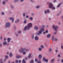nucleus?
I'll list each match as a JSON object with an SVG mask.
<instances>
[{
    "label": "nucleus",
    "mask_w": 63,
    "mask_h": 63,
    "mask_svg": "<svg viewBox=\"0 0 63 63\" xmlns=\"http://www.w3.org/2000/svg\"><path fill=\"white\" fill-rule=\"evenodd\" d=\"M57 38H55V41H57Z\"/></svg>",
    "instance_id": "nucleus-52"
},
{
    "label": "nucleus",
    "mask_w": 63,
    "mask_h": 63,
    "mask_svg": "<svg viewBox=\"0 0 63 63\" xmlns=\"http://www.w3.org/2000/svg\"><path fill=\"white\" fill-rule=\"evenodd\" d=\"M58 57H61V56L59 54H58Z\"/></svg>",
    "instance_id": "nucleus-37"
},
{
    "label": "nucleus",
    "mask_w": 63,
    "mask_h": 63,
    "mask_svg": "<svg viewBox=\"0 0 63 63\" xmlns=\"http://www.w3.org/2000/svg\"><path fill=\"white\" fill-rule=\"evenodd\" d=\"M18 33H21V31H19L18 32Z\"/></svg>",
    "instance_id": "nucleus-51"
},
{
    "label": "nucleus",
    "mask_w": 63,
    "mask_h": 63,
    "mask_svg": "<svg viewBox=\"0 0 63 63\" xmlns=\"http://www.w3.org/2000/svg\"><path fill=\"white\" fill-rule=\"evenodd\" d=\"M54 34H56V32H55L54 33Z\"/></svg>",
    "instance_id": "nucleus-62"
},
{
    "label": "nucleus",
    "mask_w": 63,
    "mask_h": 63,
    "mask_svg": "<svg viewBox=\"0 0 63 63\" xmlns=\"http://www.w3.org/2000/svg\"><path fill=\"white\" fill-rule=\"evenodd\" d=\"M3 44L4 45H7V42H3Z\"/></svg>",
    "instance_id": "nucleus-30"
},
{
    "label": "nucleus",
    "mask_w": 63,
    "mask_h": 63,
    "mask_svg": "<svg viewBox=\"0 0 63 63\" xmlns=\"http://www.w3.org/2000/svg\"><path fill=\"white\" fill-rule=\"evenodd\" d=\"M9 20H12V22L13 23L14 22V18L12 17H10L9 18Z\"/></svg>",
    "instance_id": "nucleus-7"
},
{
    "label": "nucleus",
    "mask_w": 63,
    "mask_h": 63,
    "mask_svg": "<svg viewBox=\"0 0 63 63\" xmlns=\"http://www.w3.org/2000/svg\"><path fill=\"white\" fill-rule=\"evenodd\" d=\"M61 46V48L62 49H63V45H62Z\"/></svg>",
    "instance_id": "nucleus-40"
},
{
    "label": "nucleus",
    "mask_w": 63,
    "mask_h": 63,
    "mask_svg": "<svg viewBox=\"0 0 63 63\" xmlns=\"http://www.w3.org/2000/svg\"><path fill=\"white\" fill-rule=\"evenodd\" d=\"M5 25V26H4L5 28L6 27L9 28L11 26V23L9 22H7L6 23Z\"/></svg>",
    "instance_id": "nucleus-4"
},
{
    "label": "nucleus",
    "mask_w": 63,
    "mask_h": 63,
    "mask_svg": "<svg viewBox=\"0 0 63 63\" xmlns=\"http://www.w3.org/2000/svg\"><path fill=\"white\" fill-rule=\"evenodd\" d=\"M44 34H46V33H48V31L46 30L45 32H43Z\"/></svg>",
    "instance_id": "nucleus-25"
},
{
    "label": "nucleus",
    "mask_w": 63,
    "mask_h": 63,
    "mask_svg": "<svg viewBox=\"0 0 63 63\" xmlns=\"http://www.w3.org/2000/svg\"><path fill=\"white\" fill-rule=\"evenodd\" d=\"M6 40V38H4V40H5V41Z\"/></svg>",
    "instance_id": "nucleus-60"
},
{
    "label": "nucleus",
    "mask_w": 63,
    "mask_h": 63,
    "mask_svg": "<svg viewBox=\"0 0 63 63\" xmlns=\"http://www.w3.org/2000/svg\"><path fill=\"white\" fill-rule=\"evenodd\" d=\"M39 39V37L37 36H35L34 37V40L35 41H37V40H38Z\"/></svg>",
    "instance_id": "nucleus-8"
},
{
    "label": "nucleus",
    "mask_w": 63,
    "mask_h": 63,
    "mask_svg": "<svg viewBox=\"0 0 63 63\" xmlns=\"http://www.w3.org/2000/svg\"><path fill=\"white\" fill-rule=\"evenodd\" d=\"M19 63H20V62H21V61L20 60L19 61Z\"/></svg>",
    "instance_id": "nucleus-58"
},
{
    "label": "nucleus",
    "mask_w": 63,
    "mask_h": 63,
    "mask_svg": "<svg viewBox=\"0 0 63 63\" xmlns=\"http://www.w3.org/2000/svg\"><path fill=\"white\" fill-rule=\"evenodd\" d=\"M54 3H55L56 2V0H54L53 1Z\"/></svg>",
    "instance_id": "nucleus-53"
},
{
    "label": "nucleus",
    "mask_w": 63,
    "mask_h": 63,
    "mask_svg": "<svg viewBox=\"0 0 63 63\" xmlns=\"http://www.w3.org/2000/svg\"><path fill=\"white\" fill-rule=\"evenodd\" d=\"M52 41H53L54 39V36H52Z\"/></svg>",
    "instance_id": "nucleus-22"
},
{
    "label": "nucleus",
    "mask_w": 63,
    "mask_h": 63,
    "mask_svg": "<svg viewBox=\"0 0 63 63\" xmlns=\"http://www.w3.org/2000/svg\"><path fill=\"white\" fill-rule=\"evenodd\" d=\"M7 40H8V43H10V40H11V38H8Z\"/></svg>",
    "instance_id": "nucleus-15"
},
{
    "label": "nucleus",
    "mask_w": 63,
    "mask_h": 63,
    "mask_svg": "<svg viewBox=\"0 0 63 63\" xmlns=\"http://www.w3.org/2000/svg\"><path fill=\"white\" fill-rule=\"evenodd\" d=\"M1 14L2 15H5V13H4V12H2L1 13Z\"/></svg>",
    "instance_id": "nucleus-34"
},
{
    "label": "nucleus",
    "mask_w": 63,
    "mask_h": 63,
    "mask_svg": "<svg viewBox=\"0 0 63 63\" xmlns=\"http://www.w3.org/2000/svg\"><path fill=\"white\" fill-rule=\"evenodd\" d=\"M23 23L24 24H26L27 23V20H25L24 21Z\"/></svg>",
    "instance_id": "nucleus-18"
},
{
    "label": "nucleus",
    "mask_w": 63,
    "mask_h": 63,
    "mask_svg": "<svg viewBox=\"0 0 63 63\" xmlns=\"http://www.w3.org/2000/svg\"><path fill=\"white\" fill-rule=\"evenodd\" d=\"M43 60L45 61L46 62H48V59H46L45 57H44L43 58Z\"/></svg>",
    "instance_id": "nucleus-6"
},
{
    "label": "nucleus",
    "mask_w": 63,
    "mask_h": 63,
    "mask_svg": "<svg viewBox=\"0 0 63 63\" xmlns=\"http://www.w3.org/2000/svg\"><path fill=\"white\" fill-rule=\"evenodd\" d=\"M23 54V55H24V54H26V52H22Z\"/></svg>",
    "instance_id": "nucleus-31"
},
{
    "label": "nucleus",
    "mask_w": 63,
    "mask_h": 63,
    "mask_svg": "<svg viewBox=\"0 0 63 63\" xmlns=\"http://www.w3.org/2000/svg\"><path fill=\"white\" fill-rule=\"evenodd\" d=\"M27 25V26H25L24 28V30H26L27 29H29L31 28L32 27V24L31 23H29Z\"/></svg>",
    "instance_id": "nucleus-1"
},
{
    "label": "nucleus",
    "mask_w": 63,
    "mask_h": 63,
    "mask_svg": "<svg viewBox=\"0 0 63 63\" xmlns=\"http://www.w3.org/2000/svg\"><path fill=\"white\" fill-rule=\"evenodd\" d=\"M14 1L15 2H18L19 1V0H14Z\"/></svg>",
    "instance_id": "nucleus-36"
},
{
    "label": "nucleus",
    "mask_w": 63,
    "mask_h": 63,
    "mask_svg": "<svg viewBox=\"0 0 63 63\" xmlns=\"http://www.w3.org/2000/svg\"><path fill=\"white\" fill-rule=\"evenodd\" d=\"M41 47L42 48H44V46L43 45H41Z\"/></svg>",
    "instance_id": "nucleus-35"
},
{
    "label": "nucleus",
    "mask_w": 63,
    "mask_h": 63,
    "mask_svg": "<svg viewBox=\"0 0 63 63\" xmlns=\"http://www.w3.org/2000/svg\"><path fill=\"white\" fill-rule=\"evenodd\" d=\"M37 61H38V59H36L35 60V62H37Z\"/></svg>",
    "instance_id": "nucleus-47"
},
{
    "label": "nucleus",
    "mask_w": 63,
    "mask_h": 63,
    "mask_svg": "<svg viewBox=\"0 0 63 63\" xmlns=\"http://www.w3.org/2000/svg\"><path fill=\"white\" fill-rule=\"evenodd\" d=\"M32 39H34V36L33 35H32L31 36Z\"/></svg>",
    "instance_id": "nucleus-29"
},
{
    "label": "nucleus",
    "mask_w": 63,
    "mask_h": 63,
    "mask_svg": "<svg viewBox=\"0 0 63 63\" xmlns=\"http://www.w3.org/2000/svg\"><path fill=\"white\" fill-rule=\"evenodd\" d=\"M26 18H28V17H29V16L27 15V16H26Z\"/></svg>",
    "instance_id": "nucleus-42"
},
{
    "label": "nucleus",
    "mask_w": 63,
    "mask_h": 63,
    "mask_svg": "<svg viewBox=\"0 0 63 63\" xmlns=\"http://www.w3.org/2000/svg\"><path fill=\"white\" fill-rule=\"evenodd\" d=\"M30 1L31 2H33L34 1L33 0H30Z\"/></svg>",
    "instance_id": "nucleus-54"
},
{
    "label": "nucleus",
    "mask_w": 63,
    "mask_h": 63,
    "mask_svg": "<svg viewBox=\"0 0 63 63\" xmlns=\"http://www.w3.org/2000/svg\"><path fill=\"white\" fill-rule=\"evenodd\" d=\"M37 63H41V61H39Z\"/></svg>",
    "instance_id": "nucleus-49"
},
{
    "label": "nucleus",
    "mask_w": 63,
    "mask_h": 63,
    "mask_svg": "<svg viewBox=\"0 0 63 63\" xmlns=\"http://www.w3.org/2000/svg\"><path fill=\"white\" fill-rule=\"evenodd\" d=\"M49 10L48 9L47 10V11L45 10L44 11L45 14H47V13H49L50 12Z\"/></svg>",
    "instance_id": "nucleus-9"
},
{
    "label": "nucleus",
    "mask_w": 63,
    "mask_h": 63,
    "mask_svg": "<svg viewBox=\"0 0 63 63\" xmlns=\"http://www.w3.org/2000/svg\"><path fill=\"white\" fill-rule=\"evenodd\" d=\"M22 49L23 50H25L26 51H29V49H25V48H22Z\"/></svg>",
    "instance_id": "nucleus-10"
},
{
    "label": "nucleus",
    "mask_w": 63,
    "mask_h": 63,
    "mask_svg": "<svg viewBox=\"0 0 63 63\" xmlns=\"http://www.w3.org/2000/svg\"><path fill=\"white\" fill-rule=\"evenodd\" d=\"M40 7V6L39 5L36 6V7H35V8L36 9H38L39 8V7Z\"/></svg>",
    "instance_id": "nucleus-23"
},
{
    "label": "nucleus",
    "mask_w": 63,
    "mask_h": 63,
    "mask_svg": "<svg viewBox=\"0 0 63 63\" xmlns=\"http://www.w3.org/2000/svg\"><path fill=\"white\" fill-rule=\"evenodd\" d=\"M1 40H2V39H3V37H2V36H1Z\"/></svg>",
    "instance_id": "nucleus-50"
},
{
    "label": "nucleus",
    "mask_w": 63,
    "mask_h": 63,
    "mask_svg": "<svg viewBox=\"0 0 63 63\" xmlns=\"http://www.w3.org/2000/svg\"><path fill=\"white\" fill-rule=\"evenodd\" d=\"M54 61V59H53L51 60V63H53Z\"/></svg>",
    "instance_id": "nucleus-17"
},
{
    "label": "nucleus",
    "mask_w": 63,
    "mask_h": 63,
    "mask_svg": "<svg viewBox=\"0 0 63 63\" xmlns=\"http://www.w3.org/2000/svg\"><path fill=\"white\" fill-rule=\"evenodd\" d=\"M13 56V54L11 53H10V57H12V56Z\"/></svg>",
    "instance_id": "nucleus-27"
},
{
    "label": "nucleus",
    "mask_w": 63,
    "mask_h": 63,
    "mask_svg": "<svg viewBox=\"0 0 63 63\" xmlns=\"http://www.w3.org/2000/svg\"><path fill=\"white\" fill-rule=\"evenodd\" d=\"M58 52V51L57 50H56V52Z\"/></svg>",
    "instance_id": "nucleus-57"
},
{
    "label": "nucleus",
    "mask_w": 63,
    "mask_h": 63,
    "mask_svg": "<svg viewBox=\"0 0 63 63\" xmlns=\"http://www.w3.org/2000/svg\"><path fill=\"white\" fill-rule=\"evenodd\" d=\"M33 60H31V63H33Z\"/></svg>",
    "instance_id": "nucleus-38"
},
{
    "label": "nucleus",
    "mask_w": 63,
    "mask_h": 63,
    "mask_svg": "<svg viewBox=\"0 0 63 63\" xmlns=\"http://www.w3.org/2000/svg\"><path fill=\"white\" fill-rule=\"evenodd\" d=\"M22 48H23V47L19 49V52H20L21 53H22V52H23V51H24V50H22Z\"/></svg>",
    "instance_id": "nucleus-11"
},
{
    "label": "nucleus",
    "mask_w": 63,
    "mask_h": 63,
    "mask_svg": "<svg viewBox=\"0 0 63 63\" xmlns=\"http://www.w3.org/2000/svg\"><path fill=\"white\" fill-rule=\"evenodd\" d=\"M15 35H16V36H18V34H17L16 33H15Z\"/></svg>",
    "instance_id": "nucleus-48"
},
{
    "label": "nucleus",
    "mask_w": 63,
    "mask_h": 63,
    "mask_svg": "<svg viewBox=\"0 0 63 63\" xmlns=\"http://www.w3.org/2000/svg\"><path fill=\"white\" fill-rule=\"evenodd\" d=\"M60 14V13H58L57 14V16H59V15Z\"/></svg>",
    "instance_id": "nucleus-45"
},
{
    "label": "nucleus",
    "mask_w": 63,
    "mask_h": 63,
    "mask_svg": "<svg viewBox=\"0 0 63 63\" xmlns=\"http://www.w3.org/2000/svg\"><path fill=\"white\" fill-rule=\"evenodd\" d=\"M8 56H5V58L6 59H8Z\"/></svg>",
    "instance_id": "nucleus-39"
},
{
    "label": "nucleus",
    "mask_w": 63,
    "mask_h": 63,
    "mask_svg": "<svg viewBox=\"0 0 63 63\" xmlns=\"http://www.w3.org/2000/svg\"><path fill=\"white\" fill-rule=\"evenodd\" d=\"M6 59H4V61L5 62V61H6Z\"/></svg>",
    "instance_id": "nucleus-63"
},
{
    "label": "nucleus",
    "mask_w": 63,
    "mask_h": 63,
    "mask_svg": "<svg viewBox=\"0 0 63 63\" xmlns=\"http://www.w3.org/2000/svg\"><path fill=\"white\" fill-rule=\"evenodd\" d=\"M23 15L24 17H25V13H23Z\"/></svg>",
    "instance_id": "nucleus-33"
},
{
    "label": "nucleus",
    "mask_w": 63,
    "mask_h": 63,
    "mask_svg": "<svg viewBox=\"0 0 63 63\" xmlns=\"http://www.w3.org/2000/svg\"><path fill=\"white\" fill-rule=\"evenodd\" d=\"M38 50L39 51H41L42 50V48H39Z\"/></svg>",
    "instance_id": "nucleus-32"
},
{
    "label": "nucleus",
    "mask_w": 63,
    "mask_h": 63,
    "mask_svg": "<svg viewBox=\"0 0 63 63\" xmlns=\"http://www.w3.org/2000/svg\"><path fill=\"white\" fill-rule=\"evenodd\" d=\"M8 0H5L3 2V4L5 5V4H6V2L8 1Z\"/></svg>",
    "instance_id": "nucleus-12"
},
{
    "label": "nucleus",
    "mask_w": 63,
    "mask_h": 63,
    "mask_svg": "<svg viewBox=\"0 0 63 63\" xmlns=\"http://www.w3.org/2000/svg\"><path fill=\"white\" fill-rule=\"evenodd\" d=\"M34 28L35 30H38L39 28H38V26H35Z\"/></svg>",
    "instance_id": "nucleus-16"
},
{
    "label": "nucleus",
    "mask_w": 63,
    "mask_h": 63,
    "mask_svg": "<svg viewBox=\"0 0 63 63\" xmlns=\"http://www.w3.org/2000/svg\"><path fill=\"white\" fill-rule=\"evenodd\" d=\"M59 25H60V22H59Z\"/></svg>",
    "instance_id": "nucleus-61"
},
{
    "label": "nucleus",
    "mask_w": 63,
    "mask_h": 63,
    "mask_svg": "<svg viewBox=\"0 0 63 63\" xmlns=\"http://www.w3.org/2000/svg\"><path fill=\"white\" fill-rule=\"evenodd\" d=\"M22 63H26V61L24 60H23L22 61Z\"/></svg>",
    "instance_id": "nucleus-28"
},
{
    "label": "nucleus",
    "mask_w": 63,
    "mask_h": 63,
    "mask_svg": "<svg viewBox=\"0 0 63 63\" xmlns=\"http://www.w3.org/2000/svg\"><path fill=\"white\" fill-rule=\"evenodd\" d=\"M23 1H24V0H20V2H22Z\"/></svg>",
    "instance_id": "nucleus-43"
},
{
    "label": "nucleus",
    "mask_w": 63,
    "mask_h": 63,
    "mask_svg": "<svg viewBox=\"0 0 63 63\" xmlns=\"http://www.w3.org/2000/svg\"><path fill=\"white\" fill-rule=\"evenodd\" d=\"M2 47V44H0V47Z\"/></svg>",
    "instance_id": "nucleus-56"
},
{
    "label": "nucleus",
    "mask_w": 63,
    "mask_h": 63,
    "mask_svg": "<svg viewBox=\"0 0 63 63\" xmlns=\"http://www.w3.org/2000/svg\"><path fill=\"white\" fill-rule=\"evenodd\" d=\"M29 19H30V20H32L33 19V17H30Z\"/></svg>",
    "instance_id": "nucleus-24"
},
{
    "label": "nucleus",
    "mask_w": 63,
    "mask_h": 63,
    "mask_svg": "<svg viewBox=\"0 0 63 63\" xmlns=\"http://www.w3.org/2000/svg\"><path fill=\"white\" fill-rule=\"evenodd\" d=\"M61 3H60L59 4H58V5L57 6V8H59L60 6L61 5Z\"/></svg>",
    "instance_id": "nucleus-14"
},
{
    "label": "nucleus",
    "mask_w": 63,
    "mask_h": 63,
    "mask_svg": "<svg viewBox=\"0 0 63 63\" xmlns=\"http://www.w3.org/2000/svg\"><path fill=\"white\" fill-rule=\"evenodd\" d=\"M32 16H34V14L33 13H32Z\"/></svg>",
    "instance_id": "nucleus-44"
},
{
    "label": "nucleus",
    "mask_w": 63,
    "mask_h": 63,
    "mask_svg": "<svg viewBox=\"0 0 63 63\" xmlns=\"http://www.w3.org/2000/svg\"><path fill=\"white\" fill-rule=\"evenodd\" d=\"M11 7H12V8H14V6H11Z\"/></svg>",
    "instance_id": "nucleus-59"
},
{
    "label": "nucleus",
    "mask_w": 63,
    "mask_h": 63,
    "mask_svg": "<svg viewBox=\"0 0 63 63\" xmlns=\"http://www.w3.org/2000/svg\"><path fill=\"white\" fill-rule=\"evenodd\" d=\"M7 54H9V52H7Z\"/></svg>",
    "instance_id": "nucleus-64"
},
{
    "label": "nucleus",
    "mask_w": 63,
    "mask_h": 63,
    "mask_svg": "<svg viewBox=\"0 0 63 63\" xmlns=\"http://www.w3.org/2000/svg\"><path fill=\"white\" fill-rule=\"evenodd\" d=\"M53 28H54L55 31H56L57 30V29L58 28V27L55 26V25L53 26Z\"/></svg>",
    "instance_id": "nucleus-5"
},
{
    "label": "nucleus",
    "mask_w": 63,
    "mask_h": 63,
    "mask_svg": "<svg viewBox=\"0 0 63 63\" xmlns=\"http://www.w3.org/2000/svg\"><path fill=\"white\" fill-rule=\"evenodd\" d=\"M39 58V59H41V58H42V55L41 54H39L38 55Z\"/></svg>",
    "instance_id": "nucleus-19"
},
{
    "label": "nucleus",
    "mask_w": 63,
    "mask_h": 63,
    "mask_svg": "<svg viewBox=\"0 0 63 63\" xmlns=\"http://www.w3.org/2000/svg\"><path fill=\"white\" fill-rule=\"evenodd\" d=\"M16 57L18 58H20V56L19 55H17L16 56Z\"/></svg>",
    "instance_id": "nucleus-26"
},
{
    "label": "nucleus",
    "mask_w": 63,
    "mask_h": 63,
    "mask_svg": "<svg viewBox=\"0 0 63 63\" xmlns=\"http://www.w3.org/2000/svg\"><path fill=\"white\" fill-rule=\"evenodd\" d=\"M31 53L29 55V56H28V58H31Z\"/></svg>",
    "instance_id": "nucleus-21"
},
{
    "label": "nucleus",
    "mask_w": 63,
    "mask_h": 63,
    "mask_svg": "<svg viewBox=\"0 0 63 63\" xmlns=\"http://www.w3.org/2000/svg\"><path fill=\"white\" fill-rule=\"evenodd\" d=\"M19 19H17L16 20V23H18V22H19Z\"/></svg>",
    "instance_id": "nucleus-20"
},
{
    "label": "nucleus",
    "mask_w": 63,
    "mask_h": 63,
    "mask_svg": "<svg viewBox=\"0 0 63 63\" xmlns=\"http://www.w3.org/2000/svg\"><path fill=\"white\" fill-rule=\"evenodd\" d=\"M61 62H62V63H63V59H62V60H61Z\"/></svg>",
    "instance_id": "nucleus-46"
},
{
    "label": "nucleus",
    "mask_w": 63,
    "mask_h": 63,
    "mask_svg": "<svg viewBox=\"0 0 63 63\" xmlns=\"http://www.w3.org/2000/svg\"><path fill=\"white\" fill-rule=\"evenodd\" d=\"M49 51H51V49L50 48L49 49Z\"/></svg>",
    "instance_id": "nucleus-55"
},
{
    "label": "nucleus",
    "mask_w": 63,
    "mask_h": 63,
    "mask_svg": "<svg viewBox=\"0 0 63 63\" xmlns=\"http://www.w3.org/2000/svg\"><path fill=\"white\" fill-rule=\"evenodd\" d=\"M15 62L16 63H17L18 62V61L17 60H16L15 61Z\"/></svg>",
    "instance_id": "nucleus-41"
},
{
    "label": "nucleus",
    "mask_w": 63,
    "mask_h": 63,
    "mask_svg": "<svg viewBox=\"0 0 63 63\" xmlns=\"http://www.w3.org/2000/svg\"><path fill=\"white\" fill-rule=\"evenodd\" d=\"M50 36H51V34H48L47 35V38H50Z\"/></svg>",
    "instance_id": "nucleus-13"
},
{
    "label": "nucleus",
    "mask_w": 63,
    "mask_h": 63,
    "mask_svg": "<svg viewBox=\"0 0 63 63\" xmlns=\"http://www.w3.org/2000/svg\"><path fill=\"white\" fill-rule=\"evenodd\" d=\"M47 5H48L49 8L51 9L52 10H55V7L53 6V4L51 2H48Z\"/></svg>",
    "instance_id": "nucleus-2"
},
{
    "label": "nucleus",
    "mask_w": 63,
    "mask_h": 63,
    "mask_svg": "<svg viewBox=\"0 0 63 63\" xmlns=\"http://www.w3.org/2000/svg\"><path fill=\"white\" fill-rule=\"evenodd\" d=\"M45 27V25H43L41 26V28L40 29V30L38 31L37 35H39L42 34V32L45 30V29H44Z\"/></svg>",
    "instance_id": "nucleus-3"
}]
</instances>
